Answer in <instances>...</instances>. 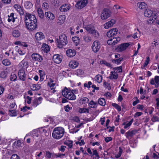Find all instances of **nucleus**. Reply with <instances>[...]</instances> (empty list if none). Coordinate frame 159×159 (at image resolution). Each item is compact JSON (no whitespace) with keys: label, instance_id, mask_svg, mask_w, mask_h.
Masks as SVG:
<instances>
[{"label":"nucleus","instance_id":"nucleus-1","mask_svg":"<svg viewBox=\"0 0 159 159\" xmlns=\"http://www.w3.org/2000/svg\"><path fill=\"white\" fill-rule=\"evenodd\" d=\"M25 21L26 27L28 30H33L37 28V19L35 16L29 13H26Z\"/></svg>","mask_w":159,"mask_h":159},{"label":"nucleus","instance_id":"nucleus-2","mask_svg":"<svg viewBox=\"0 0 159 159\" xmlns=\"http://www.w3.org/2000/svg\"><path fill=\"white\" fill-rule=\"evenodd\" d=\"M118 30L116 28L111 29L107 33L108 38L107 43L109 45H114L120 41V38L116 37L117 34Z\"/></svg>","mask_w":159,"mask_h":159},{"label":"nucleus","instance_id":"nucleus-3","mask_svg":"<svg viewBox=\"0 0 159 159\" xmlns=\"http://www.w3.org/2000/svg\"><path fill=\"white\" fill-rule=\"evenodd\" d=\"M64 132V129L63 128L56 127L53 130L52 135L53 138L59 139L63 136Z\"/></svg>","mask_w":159,"mask_h":159},{"label":"nucleus","instance_id":"nucleus-4","mask_svg":"<svg viewBox=\"0 0 159 159\" xmlns=\"http://www.w3.org/2000/svg\"><path fill=\"white\" fill-rule=\"evenodd\" d=\"M75 90H74L70 91L65 87L62 91V94L63 96L69 100H75L76 98V97L73 93V91L75 92Z\"/></svg>","mask_w":159,"mask_h":159},{"label":"nucleus","instance_id":"nucleus-5","mask_svg":"<svg viewBox=\"0 0 159 159\" xmlns=\"http://www.w3.org/2000/svg\"><path fill=\"white\" fill-rule=\"evenodd\" d=\"M56 41L57 43V45L59 48H62L63 46L67 43V37L64 34H61L59 36V39H57Z\"/></svg>","mask_w":159,"mask_h":159},{"label":"nucleus","instance_id":"nucleus-6","mask_svg":"<svg viewBox=\"0 0 159 159\" xmlns=\"http://www.w3.org/2000/svg\"><path fill=\"white\" fill-rule=\"evenodd\" d=\"M111 11L109 9L106 8L103 10L101 15V18L102 20H105L111 15Z\"/></svg>","mask_w":159,"mask_h":159},{"label":"nucleus","instance_id":"nucleus-7","mask_svg":"<svg viewBox=\"0 0 159 159\" xmlns=\"http://www.w3.org/2000/svg\"><path fill=\"white\" fill-rule=\"evenodd\" d=\"M101 47L100 43L98 41H94L93 43L92 49L93 51L95 53L97 52L99 50Z\"/></svg>","mask_w":159,"mask_h":159},{"label":"nucleus","instance_id":"nucleus-8","mask_svg":"<svg viewBox=\"0 0 159 159\" xmlns=\"http://www.w3.org/2000/svg\"><path fill=\"white\" fill-rule=\"evenodd\" d=\"M129 45L130 44L128 43H122L118 46L116 50L118 52H122L125 50Z\"/></svg>","mask_w":159,"mask_h":159},{"label":"nucleus","instance_id":"nucleus-9","mask_svg":"<svg viewBox=\"0 0 159 159\" xmlns=\"http://www.w3.org/2000/svg\"><path fill=\"white\" fill-rule=\"evenodd\" d=\"M32 60L34 61H38L39 62H41L43 60V58L41 56L37 53H33L31 55Z\"/></svg>","mask_w":159,"mask_h":159},{"label":"nucleus","instance_id":"nucleus-10","mask_svg":"<svg viewBox=\"0 0 159 159\" xmlns=\"http://www.w3.org/2000/svg\"><path fill=\"white\" fill-rule=\"evenodd\" d=\"M87 0H83L78 2L75 5V7L78 9H81L84 7L87 4Z\"/></svg>","mask_w":159,"mask_h":159},{"label":"nucleus","instance_id":"nucleus-11","mask_svg":"<svg viewBox=\"0 0 159 159\" xmlns=\"http://www.w3.org/2000/svg\"><path fill=\"white\" fill-rule=\"evenodd\" d=\"M18 76L19 79L22 80L24 81L25 80L26 75L25 74V71L23 69H20L18 71Z\"/></svg>","mask_w":159,"mask_h":159},{"label":"nucleus","instance_id":"nucleus-12","mask_svg":"<svg viewBox=\"0 0 159 159\" xmlns=\"http://www.w3.org/2000/svg\"><path fill=\"white\" fill-rule=\"evenodd\" d=\"M14 8L19 13L20 15H23L24 14V10L23 7L20 5L16 4L14 6Z\"/></svg>","mask_w":159,"mask_h":159},{"label":"nucleus","instance_id":"nucleus-13","mask_svg":"<svg viewBox=\"0 0 159 159\" xmlns=\"http://www.w3.org/2000/svg\"><path fill=\"white\" fill-rule=\"evenodd\" d=\"M70 8V5L68 4H66L62 5L60 8V11L66 12L68 11Z\"/></svg>","mask_w":159,"mask_h":159},{"label":"nucleus","instance_id":"nucleus-14","mask_svg":"<svg viewBox=\"0 0 159 159\" xmlns=\"http://www.w3.org/2000/svg\"><path fill=\"white\" fill-rule=\"evenodd\" d=\"M43 98L42 97H39L38 99L36 98L32 102V105L33 106L36 107L39 104L41 103Z\"/></svg>","mask_w":159,"mask_h":159},{"label":"nucleus","instance_id":"nucleus-15","mask_svg":"<svg viewBox=\"0 0 159 159\" xmlns=\"http://www.w3.org/2000/svg\"><path fill=\"white\" fill-rule=\"evenodd\" d=\"M52 59L54 62L57 64L60 63L62 61L60 56L58 54L54 55Z\"/></svg>","mask_w":159,"mask_h":159},{"label":"nucleus","instance_id":"nucleus-16","mask_svg":"<svg viewBox=\"0 0 159 159\" xmlns=\"http://www.w3.org/2000/svg\"><path fill=\"white\" fill-rule=\"evenodd\" d=\"M45 16L47 19L50 20H53L55 18L54 14L50 11L46 12L45 13Z\"/></svg>","mask_w":159,"mask_h":159},{"label":"nucleus","instance_id":"nucleus-17","mask_svg":"<svg viewBox=\"0 0 159 159\" xmlns=\"http://www.w3.org/2000/svg\"><path fill=\"white\" fill-rule=\"evenodd\" d=\"M66 53L67 56L70 57H73L75 56L76 52L75 50L71 49H69L67 50Z\"/></svg>","mask_w":159,"mask_h":159},{"label":"nucleus","instance_id":"nucleus-18","mask_svg":"<svg viewBox=\"0 0 159 159\" xmlns=\"http://www.w3.org/2000/svg\"><path fill=\"white\" fill-rule=\"evenodd\" d=\"M137 132L136 130H134L132 131H129L125 134V136L126 138L129 139V137H131L134 135Z\"/></svg>","mask_w":159,"mask_h":159},{"label":"nucleus","instance_id":"nucleus-19","mask_svg":"<svg viewBox=\"0 0 159 159\" xmlns=\"http://www.w3.org/2000/svg\"><path fill=\"white\" fill-rule=\"evenodd\" d=\"M79 65V63L75 61H72L70 62L69 65L70 67L75 69Z\"/></svg>","mask_w":159,"mask_h":159},{"label":"nucleus","instance_id":"nucleus-20","mask_svg":"<svg viewBox=\"0 0 159 159\" xmlns=\"http://www.w3.org/2000/svg\"><path fill=\"white\" fill-rule=\"evenodd\" d=\"M35 37L37 40H40L43 39L44 36L42 32H39L36 33Z\"/></svg>","mask_w":159,"mask_h":159},{"label":"nucleus","instance_id":"nucleus-21","mask_svg":"<svg viewBox=\"0 0 159 159\" xmlns=\"http://www.w3.org/2000/svg\"><path fill=\"white\" fill-rule=\"evenodd\" d=\"M153 12L152 11L149 10H146L144 12V16L147 17H153Z\"/></svg>","mask_w":159,"mask_h":159},{"label":"nucleus","instance_id":"nucleus-22","mask_svg":"<svg viewBox=\"0 0 159 159\" xmlns=\"http://www.w3.org/2000/svg\"><path fill=\"white\" fill-rule=\"evenodd\" d=\"M137 5L139 9L141 10H144L147 7V5L144 2L138 3Z\"/></svg>","mask_w":159,"mask_h":159},{"label":"nucleus","instance_id":"nucleus-23","mask_svg":"<svg viewBox=\"0 0 159 159\" xmlns=\"http://www.w3.org/2000/svg\"><path fill=\"white\" fill-rule=\"evenodd\" d=\"M65 20V15H62L60 16L58 19V22L60 25L63 24Z\"/></svg>","mask_w":159,"mask_h":159},{"label":"nucleus","instance_id":"nucleus-24","mask_svg":"<svg viewBox=\"0 0 159 159\" xmlns=\"http://www.w3.org/2000/svg\"><path fill=\"white\" fill-rule=\"evenodd\" d=\"M24 6L26 9H30L32 7L33 4L30 2L26 1L24 3Z\"/></svg>","mask_w":159,"mask_h":159},{"label":"nucleus","instance_id":"nucleus-25","mask_svg":"<svg viewBox=\"0 0 159 159\" xmlns=\"http://www.w3.org/2000/svg\"><path fill=\"white\" fill-rule=\"evenodd\" d=\"M14 14L13 13H11L10 15H8V21L10 22L12 21V22H14L15 21V19L16 17L14 16Z\"/></svg>","mask_w":159,"mask_h":159},{"label":"nucleus","instance_id":"nucleus-26","mask_svg":"<svg viewBox=\"0 0 159 159\" xmlns=\"http://www.w3.org/2000/svg\"><path fill=\"white\" fill-rule=\"evenodd\" d=\"M88 105L91 108H95L97 107L98 103L92 100L89 103Z\"/></svg>","mask_w":159,"mask_h":159},{"label":"nucleus","instance_id":"nucleus-27","mask_svg":"<svg viewBox=\"0 0 159 159\" xmlns=\"http://www.w3.org/2000/svg\"><path fill=\"white\" fill-rule=\"evenodd\" d=\"M85 28L87 31L90 34L92 33V31L94 30V27L90 25H89L86 26Z\"/></svg>","mask_w":159,"mask_h":159},{"label":"nucleus","instance_id":"nucleus-28","mask_svg":"<svg viewBox=\"0 0 159 159\" xmlns=\"http://www.w3.org/2000/svg\"><path fill=\"white\" fill-rule=\"evenodd\" d=\"M98 103L102 106H105L106 105V101L105 99L102 98H99L98 101Z\"/></svg>","mask_w":159,"mask_h":159},{"label":"nucleus","instance_id":"nucleus-29","mask_svg":"<svg viewBox=\"0 0 159 159\" xmlns=\"http://www.w3.org/2000/svg\"><path fill=\"white\" fill-rule=\"evenodd\" d=\"M114 72L113 71H111L110 74V76H109V78L111 80L112 79H116L118 77V75L117 74H113Z\"/></svg>","mask_w":159,"mask_h":159},{"label":"nucleus","instance_id":"nucleus-30","mask_svg":"<svg viewBox=\"0 0 159 159\" xmlns=\"http://www.w3.org/2000/svg\"><path fill=\"white\" fill-rule=\"evenodd\" d=\"M12 34L14 37L16 38L19 37L20 35V34L19 30H14L13 31Z\"/></svg>","mask_w":159,"mask_h":159},{"label":"nucleus","instance_id":"nucleus-31","mask_svg":"<svg viewBox=\"0 0 159 159\" xmlns=\"http://www.w3.org/2000/svg\"><path fill=\"white\" fill-rule=\"evenodd\" d=\"M123 59L122 57H121L116 59H112L111 61L113 63L119 64L123 61Z\"/></svg>","mask_w":159,"mask_h":159},{"label":"nucleus","instance_id":"nucleus-32","mask_svg":"<svg viewBox=\"0 0 159 159\" xmlns=\"http://www.w3.org/2000/svg\"><path fill=\"white\" fill-rule=\"evenodd\" d=\"M83 39L87 43L91 42L92 40L91 37L87 35L83 36Z\"/></svg>","mask_w":159,"mask_h":159},{"label":"nucleus","instance_id":"nucleus-33","mask_svg":"<svg viewBox=\"0 0 159 159\" xmlns=\"http://www.w3.org/2000/svg\"><path fill=\"white\" fill-rule=\"evenodd\" d=\"M154 80L155 83V87L158 88L159 86V76H156L154 78Z\"/></svg>","mask_w":159,"mask_h":159},{"label":"nucleus","instance_id":"nucleus-34","mask_svg":"<svg viewBox=\"0 0 159 159\" xmlns=\"http://www.w3.org/2000/svg\"><path fill=\"white\" fill-rule=\"evenodd\" d=\"M21 22V20H19L17 17L15 18V21L13 22L14 23L15 25L16 26H18L20 25Z\"/></svg>","mask_w":159,"mask_h":159},{"label":"nucleus","instance_id":"nucleus-35","mask_svg":"<svg viewBox=\"0 0 159 159\" xmlns=\"http://www.w3.org/2000/svg\"><path fill=\"white\" fill-rule=\"evenodd\" d=\"M96 80L98 83H101L102 80V77L101 75H97L95 77Z\"/></svg>","mask_w":159,"mask_h":159},{"label":"nucleus","instance_id":"nucleus-36","mask_svg":"<svg viewBox=\"0 0 159 159\" xmlns=\"http://www.w3.org/2000/svg\"><path fill=\"white\" fill-rule=\"evenodd\" d=\"M38 12L39 16L41 18H43L44 17V14L42 10L40 8L38 9Z\"/></svg>","mask_w":159,"mask_h":159},{"label":"nucleus","instance_id":"nucleus-37","mask_svg":"<svg viewBox=\"0 0 159 159\" xmlns=\"http://www.w3.org/2000/svg\"><path fill=\"white\" fill-rule=\"evenodd\" d=\"M45 46L44 45H43L42 47V50L45 52H48L49 51V48L48 45H46V44H44Z\"/></svg>","mask_w":159,"mask_h":159},{"label":"nucleus","instance_id":"nucleus-38","mask_svg":"<svg viewBox=\"0 0 159 159\" xmlns=\"http://www.w3.org/2000/svg\"><path fill=\"white\" fill-rule=\"evenodd\" d=\"M21 63L23 65L22 67L24 68H27L28 66V63L27 61L24 60H23L21 62Z\"/></svg>","mask_w":159,"mask_h":159},{"label":"nucleus","instance_id":"nucleus-39","mask_svg":"<svg viewBox=\"0 0 159 159\" xmlns=\"http://www.w3.org/2000/svg\"><path fill=\"white\" fill-rule=\"evenodd\" d=\"M7 71H2L0 74V77L2 78H6L7 76Z\"/></svg>","mask_w":159,"mask_h":159},{"label":"nucleus","instance_id":"nucleus-40","mask_svg":"<svg viewBox=\"0 0 159 159\" xmlns=\"http://www.w3.org/2000/svg\"><path fill=\"white\" fill-rule=\"evenodd\" d=\"M112 106L115 107L119 111H121V107L117 104L115 103H112Z\"/></svg>","mask_w":159,"mask_h":159},{"label":"nucleus","instance_id":"nucleus-41","mask_svg":"<svg viewBox=\"0 0 159 159\" xmlns=\"http://www.w3.org/2000/svg\"><path fill=\"white\" fill-rule=\"evenodd\" d=\"M151 120L153 122L159 121V117L156 116L152 115V116Z\"/></svg>","mask_w":159,"mask_h":159},{"label":"nucleus","instance_id":"nucleus-42","mask_svg":"<svg viewBox=\"0 0 159 159\" xmlns=\"http://www.w3.org/2000/svg\"><path fill=\"white\" fill-rule=\"evenodd\" d=\"M2 63L5 66H8L11 64V62L8 59H5L2 61Z\"/></svg>","mask_w":159,"mask_h":159},{"label":"nucleus","instance_id":"nucleus-43","mask_svg":"<svg viewBox=\"0 0 159 159\" xmlns=\"http://www.w3.org/2000/svg\"><path fill=\"white\" fill-rule=\"evenodd\" d=\"M16 78L17 77L15 74H13L11 75L10 77V79L11 81H15L16 80Z\"/></svg>","mask_w":159,"mask_h":159},{"label":"nucleus","instance_id":"nucleus-44","mask_svg":"<svg viewBox=\"0 0 159 159\" xmlns=\"http://www.w3.org/2000/svg\"><path fill=\"white\" fill-rule=\"evenodd\" d=\"M73 142L71 141H69L64 143L67 145L70 148H72L73 146Z\"/></svg>","mask_w":159,"mask_h":159},{"label":"nucleus","instance_id":"nucleus-45","mask_svg":"<svg viewBox=\"0 0 159 159\" xmlns=\"http://www.w3.org/2000/svg\"><path fill=\"white\" fill-rule=\"evenodd\" d=\"M39 72L40 74V81H42L43 80L44 77V73L42 70H39Z\"/></svg>","mask_w":159,"mask_h":159},{"label":"nucleus","instance_id":"nucleus-46","mask_svg":"<svg viewBox=\"0 0 159 159\" xmlns=\"http://www.w3.org/2000/svg\"><path fill=\"white\" fill-rule=\"evenodd\" d=\"M122 149L121 147H120L119 148V151L118 154H117L116 155V158H118L119 157L121 156V154L122 152Z\"/></svg>","mask_w":159,"mask_h":159},{"label":"nucleus","instance_id":"nucleus-47","mask_svg":"<svg viewBox=\"0 0 159 159\" xmlns=\"http://www.w3.org/2000/svg\"><path fill=\"white\" fill-rule=\"evenodd\" d=\"M42 7L44 9L47 10L48 9L49 5L47 2H45L43 3Z\"/></svg>","mask_w":159,"mask_h":159},{"label":"nucleus","instance_id":"nucleus-48","mask_svg":"<svg viewBox=\"0 0 159 159\" xmlns=\"http://www.w3.org/2000/svg\"><path fill=\"white\" fill-rule=\"evenodd\" d=\"M9 115L11 116H16V113L15 111L14 110H9Z\"/></svg>","mask_w":159,"mask_h":159},{"label":"nucleus","instance_id":"nucleus-49","mask_svg":"<svg viewBox=\"0 0 159 159\" xmlns=\"http://www.w3.org/2000/svg\"><path fill=\"white\" fill-rule=\"evenodd\" d=\"M46 155L48 159L52 157V153L50 152L49 151H48L46 152Z\"/></svg>","mask_w":159,"mask_h":159},{"label":"nucleus","instance_id":"nucleus-50","mask_svg":"<svg viewBox=\"0 0 159 159\" xmlns=\"http://www.w3.org/2000/svg\"><path fill=\"white\" fill-rule=\"evenodd\" d=\"M72 40L73 41L75 42L76 43H79L80 42V40L79 37H75L72 38Z\"/></svg>","mask_w":159,"mask_h":159},{"label":"nucleus","instance_id":"nucleus-51","mask_svg":"<svg viewBox=\"0 0 159 159\" xmlns=\"http://www.w3.org/2000/svg\"><path fill=\"white\" fill-rule=\"evenodd\" d=\"M91 34H93L94 36L96 37H98L99 36V34L95 29H94L93 31H92V33Z\"/></svg>","mask_w":159,"mask_h":159},{"label":"nucleus","instance_id":"nucleus-52","mask_svg":"<svg viewBox=\"0 0 159 159\" xmlns=\"http://www.w3.org/2000/svg\"><path fill=\"white\" fill-rule=\"evenodd\" d=\"M107 22H109V25L111 27L112 26L116 23V20L114 19H111Z\"/></svg>","mask_w":159,"mask_h":159},{"label":"nucleus","instance_id":"nucleus-53","mask_svg":"<svg viewBox=\"0 0 159 159\" xmlns=\"http://www.w3.org/2000/svg\"><path fill=\"white\" fill-rule=\"evenodd\" d=\"M93 155H95V156H97V157H100L99 156L98 154V153L97 151V150L96 149L94 150L93 149Z\"/></svg>","mask_w":159,"mask_h":159},{"label":"nucleus","instance_id":"nucleus-54","mask_svg":"<svg viewBox=\"0 0 159 159\" xmlns=\"http://www.w3.org/2000/svg\"><path fill=\"white\" fill-rule=\"evenodd\" d=\"M92 84V83L90 81H89L88 84L85 83L84 84V86L85 87H87L88 89L90 88V85Z\"/></svg>","mask_w":159,"mask_h":159},{"label":"nucleus","instance_id":"nucleus-55","mask_svg":"<svg viewBox=\"0 0 159 159\" xmlns=\"http://www.w3.org/2000/svg\"><path fill=\"white\" fill-rule=\"evenodd\" d=\"M114 69L115 70H116L117 71H118V72L117 71L116 72H121L122 71L121 66H120L118 67H115Z\"/></svg>","mask_w":159,"mask_h":159},{"label":"nucleus","instance_id":"nucleus-56","mask_svg":"<svg viewBox=\"0 0 159 159\" xmlns=\"http://www.w3.org/2000/svg\"><path fill=\"white\" fill-rule=\"evenodd\" d=\"M11 159H20V158L17 154H14L11 156Z\"/></svg>","mask_w":159,"mask_h":159},{"label":"nucleus","instance_id":"nucleus-57","mask_svg":"<svg viewBox=\"0 0 159 159\" xmlns=\"http://www.w3.org/2000/svg\"><path fill=\"white\" fill-rule=\"evenodd\" d=\"M30 107L25 106L22 109H21V110L23 111H27V110H30Z\"/></svg>","mask_w":159,"mask_h":159},{"label":"nucleus","instance_id":"nucleus-58","mask_svg":"<svg viewBox=\"0 0 159 159\" xmlns=\"http://www.w3.org/2000/svg\"><path fill=\"white\" fill-rule=\"evenodd\" d=\"M149 61V57H146V62H145V63H144V66H146L148 64Z\"/></svg>","mask_w":159,"mask_h":159},{"label":"nucleus","instance_id":"nucleus-59","mask_svg":"<svg viewBox=\"0 0 159 159\" xmlns=\"http://www.w3.org/2000/svg\"><path fill=\"white\" fill-rule=\"evenodd\" d=\"M66 148V146L62 145L61 146L60 148L59 149V150L61 151L62 152H63L65 150V148Z\"/></svg>","mask_w":159,"mask_h":159},{"label":"nucleus","instance_id":"nucleus-60","mask_svg":"<svg viewBox=\"0 0 159 159\" xmlns=\"http://www.w3.org/2000/svg\"><path fill=\"white\" fill-rule=\"evenodd\" d=\"M104 27L106 29H107L111 27L109 25V22H107L105 23L104 25Z\"/></svg>","mask_w":159,"mask_h":159},{"label":"nucleus","instance_id":"nucleus-61","mask_svg":"<svg viewBox=\"0 0 159 159\" xmlns=\"http://www.w3.org/2000/svg\"><path fill=\"white\" fill-rule=\"evenodd\" d=\"M81 113H85L87 112L88 113L89 112V110L88 109L86 108H83L81 109Z\"/></svg>","mask_w":159,"mask_h":159},{"label":"nucleus","instance_id":"nucleus-62","mask_svg":"<svg viewBox=\"0 0 159 159\" xmlns=\"http://www.w3.org/2000/svg\"><path fill=\"white\" fill-rule=\"evenodd\" d=\"M71 109H72V107H70L68 105L65 107V109L66 111H69Z\"/></svg>","mask_w":159,"mask_h":159},{"label":"nucleus","instance_id":"nucleus-63","mask_svg":"<svg viewBox=\"0 0 159 159\" xmlns=\"http://www.w3.org/2000/svg\"><path fill=\"white\" fill-rule=\"evenodd\" d=\"M143 114V113L142 112H137L135 113L134 115L135 117H136L140 116L142 114Z\"/></svg>","mask_w":159,"mask_h":159},{"label":"nucleus","instance_id":"nucleus-64","mask_svg":"<svg viewBox=\"0 0 159 159\" xmlns=\"http://www.w3.org/2000/svg\"><path fill=\"white\" fill-rule=\"evenodd\" d=\"M158 44V43L157 41H154L152 43V45L153 47H156Z\"/></svg>","mask_w":159,"mask_h":159}]
</instances>
